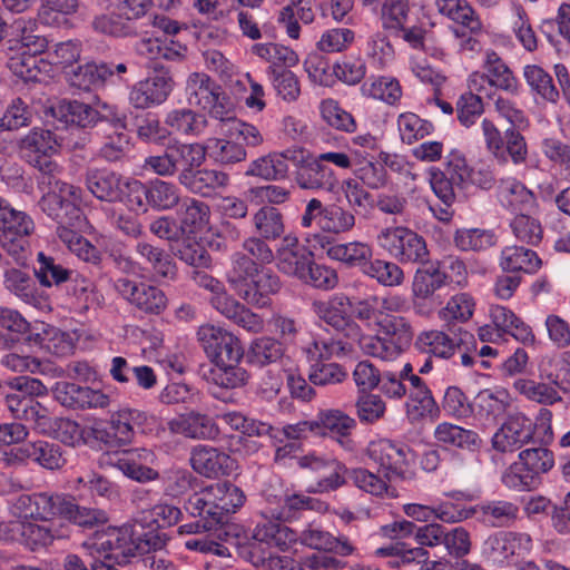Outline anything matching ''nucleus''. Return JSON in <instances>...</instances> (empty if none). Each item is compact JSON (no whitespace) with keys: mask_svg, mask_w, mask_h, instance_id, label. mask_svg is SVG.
<instances>
[{"mask_svg":"<svg viewBox=\"0 0 570 570\" xmlns=\"http://www.w3.org/2000/svg\"><path fill=\"white\" fill-rule=\"evenodd\" d=\"M197 337L207 357L215 364L204 374L208 383L226 390L238 389L247 383L248 373L239 366L244 348L237 336L222 327L206 324L198 328Z\"/></svg>","mask_w":570,"mask_h":570,"instance_id":"f257e3e1","label":"nucleus"},{"mask_svg":"<svg viewBox=\"0 0 570 570\" xmlns=\"http://www.w3.org/2000/svg\"><path fill=\"white\" fill-rule=\"evenodd\" d=\"M60 166L52 174L39 175L38 187L45 191L38 205L40 209L58 224H73L80 218L79 205L82 203L83 190L59 179Z\"/></svg>","mask_w":570,"mask_h":570,"instance_id":"f03ea898","label":"nucleus"},{"mask_svg":"<svg viewBox=\"0 0 570 570\" xmlns=\"http://www.w3.org/2000/svg\"><path fill=\"white\" fill-rule=\"evenodd\" d=\"M246 497L240 488L225 481L217 482L193 493L185 502L190 515H203L213 520L217 527L228 522V515L243 507Z\"/></svg>","mask_w":570,"mask_h":570,"instance_id":"7ed1b4c3","label":"nucleus"},{"mask_svg":"<svg viewBox=\"0 0 570 570\" xmlns=\"http://www.w3.org/2000/svg\"><path fill=\"white\" fill-rule=\"evenodd\" d=\"M377 245L401 264L423 263L429 257L425 239L414 230L397 226L383 228Z\"/></svg>","mask_w":570,"mask_h":570,"instance_id":"20e7f679","label":"nucleus"},{"mask_svg":"<svg viewBox=\"0 0 570 570\" xmlns=\"http://www.w3.org/2000/svg\"><path fill=\"white\" fill-rule=\"evenodd\" d=\"M141 519L136 520L131 528L135 540V560L132 564L136 570H175L174 563L166 557L164 548L168 537L158 528H150L140 532L138 527L144 529Z\"/></svg>","mask_w":570,"mask_h":570,"instance_id":"39448f33","label":"nucleus"},{"mask_svg":"<svg viewBox=\"0 0 570 570\" xmlns=\"http://www.w3.org/2000/svg\"><path fill=\"white\" fill-rule=\"evenodd\" d=\"M188 104L197 106L220 121L232 118L229 98L222 91L214 80L206 73H191L186 83Z\"/></svg>","mask_w":570,"mask_h":570,"instance_id":"423d86ee","label":"nucleus"},{"mask_svg":"<svg viewBox=\"0 0 570 570\" xmlns=\"http://www.w3.org/2000/svg\"><path fill=\"white\" fill-rule=\"evenodd\" d=\"M150 0H115L109 14L94 18L92 28L114 37L137 36L135 21L146 14Z\"/></svg>","mask_w":570,"mask_h":570,"instance_id":"0eeeda50","label":"nucleus"},{"mask_svg":"<svg viewBox=\"0 0 570 570\" xmlns=\"http://www.w3.org/2000/svg\"><path fill=\"white\" fill-rule=\"evenodd\" d=\"M409 453L410 449L406 445L389 439L371 441L367 446L368 458L379 466V473L389 481L413 478L414 472L411 470Z\"/></svg>","mask_w":570,"mask_h":570,"instance_id":"6e6552de","label":"nucleus"},{"mask_svg":"<svg viewBox=\"0 0 570 570\" xmlns=\"http://www.w3.org/2000/svg\"><path fill=\"white\" fill-rule=\"evenodd\" d=\"M175 86L169 67L163 62H151V72L134 85L129 101L135 108L146 109L159 106L167 100Z\"/></svg>","mask_w":570,"mask_h":570,"instance_id":"1a4fd4ad","label":"nucleus"},{"mask_svg":"<svg viewBox=\"0 0 570 570\" xmlns=\"http://www.w3.org/2000/svg\"><path fill=\"white\" fill-rule=\"evenodd\" d=\"M298 465L314 481L308 487L311 493L331 492L346 484L347 468L334 458L308 453L298 459Z\"/></svg>","mask_w":570,"mask_h":570,"instance_id":"9d476101","label":"nucleus"},{"mask_svg":"<svg viewBox=\"0 0 570 570\" xmlns=\"http://www.w3.org/2000/svg\"><path fill=\"white\" fill-rule=\"evenodd\" d=\"M35 230L33 219L13 207L0 226V244L18 265H24L29 254V236Z\"/></svg>","mask_w":570,"mask_h":570,"instance_id":"9b49d317","label":"nucleus"},{"mask_svg":"<svg viewBox=\"0 0 570 570\" xmlns=\"http://www.w3.org/2000/svg\"><path fill=\"white\" fill-rule=\"evenodd\" d=\"M58 141L52 131L43 128L31 129L19 142V155L39 175L52 174L57 170V161L52 156L58 151Z\"/></svg>","mask_w":570,"mask_h":570,"instance_id":"f8f14e48","label":"nucleus"},{"mask_svg":"<svg viewBox=\"0 0 570 570\" xmlns=\"http://www.w3.org/2000/svg\"><path fill=\"white\" fill-rule=\"evenodd\" d=\"M99 557L119 566L135 560V540L131 528H108L97 534L90 546Z\"/></svg>","mask_w":570,"mask_h":570,"instance_id":"ddd939ff","label":"nucleus"},{"mask_svg":"<svg viewBox=\"0 0 570 570\" xmlns=\"http://www.w3.org/2000/svg\"><path fill=\"white\" fill-rule=\"evenodd\" d=\"M115 289L122 298L146 314L159 315L167 307V296L157 286L121 277L115 282Z\"/></svg>","mask_w":570,"mask_h":570,"instance_id":"4468645a","label":"nucleus"},{"mask_svg":"<svg viewBox=\"0 0 570 570\" xmlns=\"http://www.w3.org/2000/svg\"><path fill=\"white\" fill-rule=\"evenodd\" d=\"M148 415L137 409H121L110 417L105 430H95L97 439L109 445H127L134 441L136 429L144 426Z\"/></svg>","mask_w":570,"mask_h":570,"instance_id":"2eb2a0df","label":"nucleus"},{"mask_svg":"<svg viewBox=\"0 0 570 570\" xmlns=\"http://www.w3.org/2000/svg\"><path fill=\"white\" fill-rule=\"evenodd\" d=\"M189 464L197 474L207 479L228 476L236 469V461L228 453L207 444L191 448Z\"/></svg>","mask_w":570,"mask_h":570,"instance_id":"dca6fc26","label":"nucleus"},{"mask_svg":"<svg viewBox=\"0 0 570 570\" xmlns=\"http://www.w3.org/2000/svg\"><path fill=\"white\" fill-rule=\"evenodd\" d=\"M52 395L57 402L70 410L105 409L110 403L109 396L104 392L67 381L57 382L52 387Z\"/></svg>","mask_w":570,"mask_h":570,"instance_id":"f3484780","label":"nucleus"},{"mask_svg":"<svg viewBox=\"0 0 570 570\" xmlns=\"http://www.w3.org/2000/svg\"><path fill=\"white\" fill-rule=\"evenodd\" d=\"M297 159L301 160L295 165V181L302 189H333L336 183L334 171L317 156L299 147Z\"/></svg>","mask_w":570,"mask_h":570,"instance_id":"a211bd4d","label":"nucleus"},{"mask_svg":"<svg viewBox=\"0 0 570 570\" xmlns=\"http://www.w3.org/2000/svg\"><path fill=\"white\" fill-rule=\"evenodd\" d=\"M534 426L522 414L510 415L492 436V448L498 452H513L533 441Z\"/></svg>","mask_w":570,"mask_h":570,"instance_id":"6ab92c4d","label":"nucleus"},{"mask_svg":"<svg viewBox=\"0 0 570 570\" xmlns=\"http://www.w3.org/2000/svg\"><path fill=\"white\" fill-rule=\"evenodd\" d=\"M531 537L527 533L500 531L483 543V556L493 563H503L513 556H521L531 549Z\"/></svg>","mask_w":570,"mask_h":570,"instance_id":"aec40b11","label":"nucleus"},{"mask_svg":"<svg viewBox=\"0 0 570 570\" xmlns=\"http://www.w3.org/2000/svg\"><path fill=\"white\" fill-rule=\"evenodd\" d=\"M275 259L279 272L301 279L313 261V253L301 245L295 235L288 234L276 249Z\"/></svg>","mask_w":570,"mask_h":570,"instance_id":"412c9836","label":"nucleus"},{"mask_svg":"<svg viewBox=\"0 0 570 570\" xmlns=\"http://www.w3.org/2000/svg\"><path fill=\"white\" fill-rule=\"evenodd\" d=\"M308 242H314L313 246L318 245L326 250L330 258L338 261L348 267H363L370 258H372V248L368 244L362 242L337 243L332 244L330 237L323 234H314Z\"/></svg>","mask_w":570,"mask_h":570,"instance_id":"4be33fe9","label":"nucleus"},{"mask_svg":"<svg viewBox=\"0 0 570 570\" xmlns=\"http://www.w3.org/2000/svg\"><path fill=\"white\" fill-rule=\"evenodd\" d=\"M55 517L62 518L83 529H94L108 522L106 511L77 503L71 495L57 493Z\"/></svg>","mask_w":570,"mask_h":570,"instance_id":"5701e85b","label":"nucleus"},{"mask_svg":"<svg viewBox=\"0 0 570 570\" xmlns=\"http://www.w3.org/2000/svg\"><path fill=\"white\" fill-rule=\"evenodd\" d=\"M210 304L223 316L248 332L258 333L264 327L263 318L229 295L225 287L212 296Z\"/></svg>","mask_w":570,"mask_h":570,"instance_id":"b1692460","label":"nucleus"},{"mask_svg":"<svg viewBox=\"0 0 570 570\" xmlns=\"http://www.w3.org/2000/svg\"><path fill=\"white\" fill-rule=\"evenodd\" d=\"M281 288L282 282L278 275L271 268L262 267L236 294L248 305L263 308L271 304L272 296Z\"/></svg>","mask_w":570,"mask_h":570,"instance_id":"393cba45","label":"nucleus"},{"mask_svg":"<svg viewBox=\"0 0 570 570\" xmlns=\"http://www.w3.org/2000/svg\"><path fill=\"white\" fill-rule=\"evenodd\" d=\"M57 493L39 492L20 494L11 505L10 513L21 521L50 520L55 518V504Z\"/></svg>","mask_w":570,"mask_h":570,"instance_id":"a878e982","label":"nucleus"},{"mask_svg":"<svg viewBox=\"0 0 570 570\" xmlns=\"http://www.w3.org/2000/svg\"><path fill=\"white\" fill-rule=\"evenodd\" d=\"M153 453L149 450H128L121 454L108 456L107 463L120 470L127 478L137 482H148L158 479L159 473L147 466Z\"/></svg>","mask_w":570,"mask_h":570,"instance_id":"bb28decb","label":"nucleus"},{"mask_svg":"<svg viewBox=\"0 0 570 570\" xmlns=\"http://www.w3.org/2000/svg\"><path fill=\"white\" fill-rule=\"evenodd\" d=\"M414 273L412 282V294L420 299L431 298L435 292L452 283V277L442 269L440 261H430L429 257Z\"/></svg>","mask_w":570,"mask_h":570,"instance_id":"cd10ccee","label":"nucleus"},{"mask_svg":"<svg viewBox=\"0 0 570 570\" xmlns=\"http://www.w3.org/2000/svg\"><path fill=\"white\" fill-rule=\"evenodd\" d=\"M83 184L98 200L117 203L121 195L122 176L108 168L89 167L83 174Z\"/></svg>","mask_w":570,"mask_h":570,"instance_id":"c85d7f7f","label":"nucleus"},{"mask_svg":"<svg viewBox=\"0 0 570 570\" xmlns=\"http://www.w3.org/2000/svg\"><path fill=\"white\" fill-rule=\"evenodd\" d=\"M351 308L352 302L344 294H336L327 301H314L312 303L315 315L336 331L357 328V325L351 320Z\"/></svg>","mask_w":570,"mask_h":570,"instance_id":"c756f323","label":"nucleus"},{"mask_svg":"<svg viewBox=\"0 0 570 570\" xmlns=\"http://www.w3.org/2000/svg\"><path fill=\"white\" fill-rule=\"evenodd\" d=\"M136 253L148 265L155 281L174 282L178 276V268L171 255L164 248L147 242H138Z\"/></svg>","mask_w":570,"mask_h":570,"instance_id":"7c9ffc66","label":"nucleus"},{"mask_svg":"<svg viewBox=\"0 0 570 570\" xmlns=\"http://www.w3.org/2000/svg\"><path fill=\"white\" fill-rule=\"evenodd\" d=\"M180 185L193 194L210 197L229 185V175L223 170L198 167L185 174Z\"/></svg>","mask_w":570,"mask_h":570,"instance_id":"2f4dec72","label":"nucleus"},{"mask_svg":"<svg viewBox=\"0 0 570 570\" xmlns=\"http://www.w3.org/2000/svg\"><path fill=\"white\" fill-rule=\"evenodd\" d=\"M169 428L175 433L196 440H215L219 434L214 419L198 412H190L173 420Z\"/></svg>","mask_w":570,"mask_h":570,"instance_id":"473e14b6","label":"nucleus"},{"mask_svg":"<svg viewBox=\"0 0 570 570\" xmlns=\"http://www.w3.org/2000/svg\"><path fill=\"white\" fill-rule=\"evenodd\" d=\"M166 150L175 174L178 173L179 184H181L185 174L200 167L206 160V148L198 142L174 141L166 147Z\"/></svg>","mask_w":570,"mask_h":570,"instance_id":"72a5a7b5","label":"nucleus"},{"mask_svg":"<svg viewBox=\"0 0 570 570\" xmlns=\"http://www.w3.org/2000/svg\"><path fill=\"white\" fill-rule=\"evenodd\" d=\"M315 422H317L318 425L317 434L325 435L326 431H328L342 448L345 450L353 449L354 443L351 439V432L356 426V422L353 417L340 410H327L321 412Z\"/></svg>","mask_w":570,"mask_h":570,"instance_id":"f704fd0d","label":"nucleus"},{"mask_svg":"<svg viewBox=\"0 0 570 570\" xmlns=\"http://www.w3.org/2000/svg\"><path fill=\"white\" fill-rule=\"evenodd\" d=\"M50 110L53 118L60 122L81 128L95 126L99 118V110L78 100L62 99L51 106Z\"/></svg>","mask_w":570,"mask_h":570,"instance_id":"c9c22d12","label":"nucleus"},{"mask_svg":"<svg viewBox=\"0 0 570 570\" xmlns=\"http://www.w3.org/2000/svg\"><path fill=\"white\" fill-rule=\"evenodd\" d=\"M11 531L19 534L20 543L32 552L47 548L56 539L62 537L58 529L31 521L12 522Z\"/></svg>","mask_w":570,"mask_h":570,"instance_id":"e433bc0d","label":"nucleus"},{"mask_svg":"<svg viewBox=\"0 0 570 570\" xmlns=\"http://www.w3.org/2000/svg\"><path fill=\"white\" fill-rule=\"evenodd\" d=\"M181 234H195L203 230L209 222L210 208L199 199L181 198L176 210Z\"/></svg>","mask_w":570,"mask_h":570,"instance_id":"4c0bfd02","label":"nucleus"},{"mask_svg":"<svg viewBox=\"0 0 570 570\" xmlns=\"http://www.w3.org/2000/svg\"><path fill=\"white\" fill-rule=\"evenodd\" d=\"M498 197L503 206L513 212L530 213L537 206V198L532 190L515 178L499 181Z\"/></svg>","mask_w":570,"mask_h":570,"instance_id":"58836bf2","label":"nucleus"},{"mask_svg":"<svg viewBox=\"0 0 570 570\" xmlns=\"http://www.w3.org/2000/svg\"><path fill=\"white\" fill-rule=\"evenodd\" d=\"M112 78L114 68L107 62H87L69 72L70 85L85 91L100 88Z\"/></svg>","mask_w":570,"mask_h":570,"instance_id":"ea45409f","label":"nucleus"},{"mask_svg":"<svg viewBox=\"0 0 570 570\" xmlns=\"http://www.w3.org/2000/svg\"><path fill=\"white\" fill-rule=\"evenodd\" d=\"M490 317L497 327L510 334L517 341L523 344H534L535 335L532 328L518 317L511 309L502 305H492L490 307Z\"/></svg>","mask_w":570,"mask_h":570,"instance_id":"a19ab883","label":"nucleus"},{"mask_svg":"<svg viewBox=\"0 0 570 570\" xmlns=\"http://www.w3.org/2000/svg\"><path fill=\"white\" fill-rule=\"evenodd\" d=\"M434 439L445 445L470 452H475L482 446V439L475 431L449 422L436 425Z\"/></svg>","mask_w":570,"mask_h":570,"instance_id":"79ce46f5","label":"nucleus"},{"mask_svg":"<svg viewBox=\"0 0 570 570\" xmlns=\"http://www.w3.org/2000/svg\"><path fill=\"white\" fill-rule=\"evenodd\" d=\"M483 68L490 79V87H495L512 95L519 92L517 77L494 50L485 51Z\"/></svg>","mask_w":570,"mask_h":570,"instance_id":"37998d69","label":"nucleus"},{"mask_svg":"<svg viewBox=\"0 0 570 570\" xmlns=\"http://www.w3.org/2000/svg\"><path fill=\"white\" fill-rule=\"evenodd\" d=\"M500 267L505 273H535L541 267L537 253L523 246H507L501 252Z\"/></svg>","mask_w":570,"mask_h":570,"instance_id":"c03bdc74","label":"nucleus"},{"mask_svg":"<svg viewBox=\"0 0 570 570\" xmlns=\"http://www.w3.org/2000/svg\"><path fill=\"white\" fill-rule=\"evenodd\" d=\"M406 395L405 414L412 424L420 423L424 420L432 422L439 420L441 407L435 401L430 387Z\"/></svg>","mask_w":570,"mask_h":570,"instance_id":"a18cd8bd","label":"nucleus"},{"mask_svg":"<svg viewBox=\"0 0 570 570\" xmlns=\"http://www.w3.org/2000/svg\"><path fill=\"white\" fill-rule=\"evenodd\" d=\"M415 347L422 353L439 357L450 358L455 351H461V345L449 334L431 330L422 332L415 341Z\"/></svg>","mask_w":570,"mask_h":570,"instance_id":"49530a36","label":"nucleus"},{"mask_svg":"<svg viewBox=\"0 0 570 570\" xmlns=\"http://www.w3.org/2000/svg\"><path fill=\"white\" fill-rule=\"evenodd\" d=\"M3 278L4 287L23 302L32 306L41 304L36 282L28 272L10 267L4 271Z\"/></svg>","mask_w":570,"mask_h":570,"instance_id":"de8ad7c7","label":"nucleus"},{"mask_svg":"<svg viewBox=\"0 0 570 570\" xmlns=\"http://www.w3.org/2000/svg\"><path fill=\"white\" fill-rule=\"evenodd\" d=\"M206 148V155L216 163L225 167H230L238 163H243L247 158V151L245 147L228 138H212L208 140Z\"/></svg>","mask_w":570,"mask_h":570,"instance_id":"09e8293b","label":"nucleus"},{"mask_svg":"<svg viewBox=\"0 0 570 570\" xmlns=\"http://www.w3.org/2000/svg\"><path fill=\"white\" fill-rule=\"evenodd\" d=\"M256 235L264 238L276 240L283 239L285 233V222L282 212L269 205L261 207L252 217Z\"/></svg>","mask_w":570,"mask_h":570,"instance_id":"8fccbe9b","label":"nucleus"},{"mask_svg":"<svg viewBox=\"0 0 570 570\" xmlns=\"http://www.w3.org/2000/svg\"><path fill=\"white\" fill-rule=\"evenodd\" d=\"M66 225L67 224H58L57 236L59 239L67 245L70 252L83 262L99 266L102 261L100 250L82 235Z\"/></svg>","mask_w":570,"mask_h":570,"instance_id":"3c124183","label":"nucleus"},{"mask_svg":"<svg viewBox=\"0 0 570 570\" xmlns=\"http://www.w3.org/2000/svg\"><path fill=\"white\" fill-rule=\"evenodd\" d=\"M474 512L479 513L483 523H487L491 527L501 528L509 527L517 520L519 508L517 504L509 501L494 500L479 504L474 509Z\"/></svg>","mask_w":570,"mask_h":570,"instance_id":"603ef678","label":"nucleus"},{"mask_svg":"<svg viewBox=\"0 0 570 570\" xmlns=\"http://www.w3.org/2000/svg\"><path fill=\"white\" fill-rule=\"evenodd\" d=\"M523 78L535 96L542 100L556 104L559 100V90L552 76L538 65H527L523 68Z\"/></svg>","mask_w":570,"mask_h":570,"instance_id":"864d4df0","label":"nucleus"},{"mask_svg":"<svg viewBox=\"0 0 570 570\" xmlns=\"http://www.w3.org/2000/svg\"><path fill=\"white\" fill-rule=\"evenodd\" d=\"M165 124L180 135L199 136L207 127L206 116L191 109H175L167 114Z\"/></svg>","mask_w":570,"mask_h":570,"instance_id":"5fc2aeb1","label":"nucleus"},{"mask_svg":"<svg viewBox=\"0 0 570 570\" xmlns=\"http://www.w3.org/2000/svg\"><path fill=\"white\" fill-rule=\"evenodd\" d=\"M23 453L30 460L49 470L61 469L67 461L59 444L42 440L26 443Z\"/></svg>","mask_w":570,"mask_h":570,"instance_id":"6e6d98bb","label":"nucleus"},{"mask_svg":"<svg viewBox=\"0 0 570 570\" xmlns=\"http://www.w3.org/2000/svg\"><path fill=\"white\" fill-rule=\"evenodd\" d=\"M283 343L269 336L254 340L247 353V361L255 366H268L277 363L284 356Z\"/></svg>","mask_w":570,"mask_h":570,"instance_id":"4d7b16f0","label":"nucleus"},{"mask_svg":"<svg viewBox=\"0 0 570 570\" xmlns=\"http://www.w3.org/2000/svg\"><path fill=\"white\" fill-rule=\"evenodd\" d=\"M66 283H68V294L75 298V304L80 309L88 311L101 305L102 296L89 278L73 271V275Z\"/></svg>","mask_w":570,"mask_h":570,"instance_id":"13d9d810","label":"nucleus"},{"mask_svg":"<svg viewBox=\"0 0 570 570\" xmlns=\"http://www.w3.org/2000/svg\"><path fill=\"white\" fill-rule=\"evenodd\" d=\"M73 483L77 490H86L92 497L115 500L119 495L118 487L105 475L94 470L81 471Z\"/></svg>","mask_w":570,"mask_h":570,"instance_id":"bf43d9fd","label":"nucleus"},{"mask_svg":"<svg viewBox=\"0 0 570 570\" xmlns=\"http://www.w3.org/2000/svg\"><path fill=\"white\" fill-rule=\"evenodd\" d=\"M362 273L385 287H396L404 282V272L395 262L385 259H368Z\"/></svg>","mask_w":570,"mask_h":570,"instance_id":"052dcab7","label":"nucleus"},{"mask_svg":"<svg viewBox=\"0 0 570 570\" xmlns=\"http://www.w3.org/2000/svg\"><path fill=\"white\" fill-rule=\"evenodd\" d=\"M180 189L170 181L154 179L149 181V206L156 210H169L180 203Z\"/></svg>","mask_w":570,"mask_h":570,"instance_id":"680f3d73","label":"nucleus"},{"mask_svg":"<svg viewBox=\"0 0 570 570\" xmlns=\"http://www.w3.org/2000/svg\"><path fill=\"white\" fill-rule=\"evenodd\" d=\"M78 8V0H42L38 16L43 24L59 27L67 23V17Z\"/></svg>","mask_w":570,"mask_h":570,"instance_id":"e2e57ef3","label":"nucleus"},{"mask_svg":"<svg viewBox=\"0 0 570 570\" xmlns=\"http://www.w3.org/2000/svg\"><path fill=\"white\" fill-rule=\"evenodd\" d=\"M475 402L480 415L497 419L505 413L510 405V395L504 389H485L478 393Z\"/></svg>","mask_w":570,"mask_h":570,"instance_id":"0e129e2a","label":"nucleus"},{"mask_svg":"<svg viewBox=\"0 0 570 570\" xmlns=\"http://www.w3.org/2000/svg\"><path fill=\"white\" fill-rule=\"evenodd\" d=\"M171 253L194 268H207L212 264L208 252L191 238H184L170 245Z\"/></svg>","mask_w":570,"mask_h":570,"instance_id":"69168bd1","label":"nucleus"},{"mask_svg":"<svg viewBox=\"0 0 570 570\" xmlns=\"http://www.w3.org/2000/svg\"><path fill=\"white\" fill-rule=\"evenodd\" d=\"M38 267L35 268V275L39 283L46 287L60 285L66 283L73 275V271L65 268L61 264L56 263L55 258L38 253Z\"/></svg>","mask_w":570,"mask_h":570,"instance_id":"338daca9","label":"nucleus"},{"mask_svg":"<svg viewBox=\"0 0 570 570\" xmlns=\"http://www.w3.org/2000/svg\"><path fill=\"white\" fill-rule=\"evenodd\" d=\"M261 268L262 267L244 252H236L232 256V268L227 273V281L237 293Z\"/></svg>","mask_w":570,"mask_h":570,"instance_id":"774afa93","label":"nucleus"}]
</instances>
